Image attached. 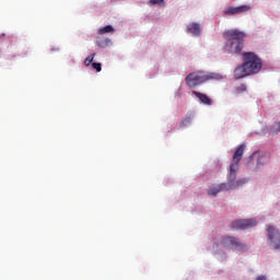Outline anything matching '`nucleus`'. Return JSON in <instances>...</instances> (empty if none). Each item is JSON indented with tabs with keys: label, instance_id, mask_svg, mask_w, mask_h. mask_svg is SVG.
<instances>
[{
	"label": "nucleus",
	"instance_id": "16",
	"mask_svg": "<svg viewBox=\"0 0 280 280\" xmlns=\"http://www.w3.org/2000/svg\"><path fill=\"white\" fill-rule=\"evenodd\" d=\"M218 187H219L220 191H229L230 189H233V187L231 186V184L229 182H228V184L221 183L218 185Z\"/></svg>",
	"mask_w": 280,
	"mask_h": 280
},
{
	"label": "nucleus",
	"instance_id": "20",
	"mask_svg": "<svg viewBox=\"0 0 280 280\" xmlns=\"http://www.w3.org/2000/svg\"><path fill=\"white\" fill-rule=\"evenodd\" d=\"M92 67H93V69H95V71H97V73H100V71H102V63H100V62H93Z\"/></svg>",
	"mask_w": 280,
	"mask_h": 280
},
{
	"label": "nucleus",
	"instance_id": "3",
	"mask_svg": "<svg viewBox=\"0 0 280 280\" xmlns=\"http://www.w3.org/2000/svg\"><path fill=\"white\" fill-rule=\"evenodd\" d=\"M209 80H222V74L215 72H191L189 73L185 82L189 89H196V86L200 84H205V82H209Z\"/></svg>",
	"mask_w": 280,
	"mask_h": 280
},
{
	"label": "nucleus",
	"instance_id": "14",
	"mask_svg": "<svg viewBox=\"0 0 280 280\" xmlns=\"http://www.w3.org/2000/svg\"><path fill=\"white\" fill-rule=\"evenodd\" d=\"M248 180L246 178H241L235 180L233 184H231L232 189H238V187H242L243 185H246Z\"/></svg>",
	"mask_w": 280,
	"mask_h": 280
},
{
	"label": "nucleus",
	"instance_id": "4",
	"mask_svg": "<svg viewBox=\"0 0 280 280\" xmlns=\"http://www.w3.org/2000/svg\"><path fill=\"white\" fill-rule=\"evenodd\" d=\"M219 244L223 246V248H235L236 250H248V245L242 243L240 238L235 236L224 235L221 237Z\"/></svg>",
	"mask_w": 280,
	"mask_h": 280
},
{
	"label": "nucleus",
	"instance_id": "9",
	"mask_svg": "<svg viewBox=\"0 0 280 280\" xmlns=\"http://www.w3.org/2000/svg\"><path fill=\"white\" fill-rule=\"evenodd\" d=\"M237 170H240V165L237 164H231L230 165V170H229V173H228V183L230 185H233L235 179L237 178Z\"/></svg>",
	"mask_w": 280,
	"mask_h": 280
},
{
	"label": "nucleus",
	"instance_id": "10",
	"mask_svg": "<svg viewBox=\"0 0 280 280\" xmlns=\"http://www.w3.org/2000/svg\"><path fill=\"white\" fill-rule=\"evenodd\" d=\"M192 95H195V97H198L200 104H203L205 106H211V104H213V101L211 100V97H209L205 93L192 91Z\"/></svg>",
	"mask_w": 280,
	"mask_h": 280
},
{
	"label": "nucleus",
	"instance_id": "8",
	"mask_svg": "<svg viewBox=\"0 0 280 280\" xmlns=\"http://www.w3.org/2000/svg\"><path fill=\"white\" fill-rule=\"evenodd\" d=\"M250 159L252 161H255L256 159L257 167H261V165H266V163L270 161V154L254 152Z\"/></svg>",
	"mask_w": 280,
	"mask_h": 280
},
{
	"label": "nucleus",
	"instance_id": "7",
	"mask_svg": "<svg viewBox=\"0 0 280 280\" xmlns=\"http://www.w3.org/2000/svg\"><path fill=\"white\" fill-rule=\"evenodd\" d=\"M250 10V5L242 4L238 7H228L223 11V16H237V14H244V12H248Z\"/></svg>",
	"mask_w": 280,
	"mask_h": 280
},
{
	"label": "nucleus",
	"instance_id": "21",
	"mask_svg": "<svg viewBox=\"0 0 280 280\" xmlns=\"http://www.w3.org/2000/svg\"><path fill=\"white\" fill-rule=\"evenodd\" d=\"M96 45L98 47H106V40L102 39V38H98V39H96Z\"/></svg>",
	"mask_w": 280,
	"mask_h": 280
},
{
	"label": "nucleus",
	"instance_id": "23",
	"mask_svg": "<svg viewBox=\"0 0 280 280\" xmlns=\"http://www.w3.org/2000/svg\"><path fill=\"white\" fill-rule=\"evenodd\" d=\"M280 132V121L277 122V129L276 130H271V135H279Z\"/></svg>",
	"mask_w": 280,
	"mask_h": 280
},
{
	"label": "nucleus",
	"instance_id": "13",
	"mask_svg": "<svg viewBox=\"0 0 280 280\" xmlns=\"http://www.w3.org/2000/svg\"><path fill=\"white\" fill-rule=\"evenodd\" d=\"M196 117V113L194 110H188L185 118L179 122L180 128H187V126H191V121Z\"/></svg>",
	"mask_w": 280,
	"mask_h": 280
},
{
	"label": "nucleus",
	"instance_id": "15",
	"mask_svg": "<svg viewBox=\"0 0 280 280\" xmlns=\"http://www.w3.org/2000/svg\"><path fill=\"white\" fill-rule=\"evenodd\" d=\"M110 32H115V28L110 25L104 26L103 28L98 30V34H110Z\"/></svg>",
	"mask_w": 280,
	"mask_h": 280
},
{
	"label": "nucleus",
	"instance_id": "1",
	"mask_svg": "<svg viewBox=\"0 0 280 280\" xmlns=\"http://www.w3.org/2000/svg\"><path fill=\"white\" fill-rule=\"evenodd\" d=\"M243 65L238 66L234 70V78L236 80H242V78H246V75H255L261 71V67H264V62L259 55L247 51L243 54Z\"/></svg>",
	"mask_w": 280,
	"mask_h": 280
},
{
	"label": "nucleus",
	"instance_id": "22",
	"mask_svg": "<svg viewBox=\"0 0 280 280\" xmlns=\"http://www.w3.org/2000/svg\"><path fill=\"white\" fill-rule=\"evenodd\" d=\"M237 93H244L246 91V85L241 84L240 86L236 88Z\"/></svg>",
	"mask_w": 280,
	"mask_h": 280
},
{
	"label": "nucleus",
	"instance_id": "17",
	"mask_svg": "<svg viewBox=\"0 0 280 280\" xmlns=\"http://www.w3.org/2000/svg\"><path fill=\"white\" fill-rule=\"evenodd\" d=\"M220 192H221V190H220V187H219V186H214L213 188H211V189L208 191L209 196H217V195H219Z\"/></svg>",
	"mask_w": 280,
	"mask_h": 280
},
{
	"label": "nucleus",
	"instance_id": "5",
	"mask_svg": "<svg viewBox=\"0 0 280 280\" xmlns=\"http://www.w3.org/2000/svg\"><path fill=\"white\" fill-rule=\"evenodd\" d=\"M267 237L270 242V246L275 248V250H280V232L273 225L267 226Z\"/></svg>",
	"mask_w": 280,
	"mask_h": 280
},
{
	"label": "nucleus",
	"instance_id": "2",
	"mask_svg": "<svg viewBox=\"0 0 280 280\" xmlns=\"http://www.w3.org/2000/svg\"><path fill=\"white\" fill-rule=\"evenodd\" d=\"M223 38L226 40L223 46V51H225V54H242L246 33L237 30H230L223 33Z\"/></svg>",
	"mask_w": 280,
	"mask_h": 280
},
{
	"label": "nucleus",
	"instance_id": "11",
	"mask_svg": "<svg viewBox=\"0 0 280 280\" xmlns=\"http://www.w3.org/2000/svg\"><path fill=\"white\" fill-rule=\"evenodd\" d=\"M187 34H191L192 36H200L202 28L199 23L192 22L186 27Z\"/></svg>",
	"mask_w": 280,
	"mask_h": 280
},
{
	"label": "nucleus",
	"instance_id": "18",
	"mask_svg": "<svg viewBox=\"0 0 280 280\" xmlns=\"http://www.w3.org/2000/svg\"><path fill=\"white\" fill-rule=\"evenodd\" d=\"M94 58H95V54L88 56L86 59L84 60L85 67H90V65H91V62H93Z\"/></svg>",
	"mask_w": 280,
	"mask_h": 280
},
{
	"label": "nucleus",
	"instance_id": "25",
	"mask_svg": "<svg viewBox=\"0 0 280 280\" xmlns=\"http://www.w3.org/2000/svg\"><path fill=\"white\" fill-rule=\"evenodd\" d=\"M214 246H219V243H214Z\"/></svg>",
	"mask_w": 280,
	"mask_h": 280
},
{
	"label": "nucleus",
	"instance_id": "19",
	"mask_svg": "<svg viewBox=\"0 0 280 280\" xmlns=\"http://www.w3.org/2000/svg\"><path fill=\"white\" fill-rule=\"evenodd\" d=\"M150 5H165V0H150Z\"/></svg>",
	"mask_w": 280,
	"mask_h": 280
},
{
	"label": "nucleus",
	"instance_id": "12",
	"mask_svg": "<svg viewBox=\"0 0 280 280\" xmlns=\"http://www.w3.org/2000/svg\"><path fill=\"white\" fill-rule=\"evenodd\" d=\"M244 150H246V144H241L234 152L232 165H240L242 156H244Z\"/></svg>",
	"mask_w": 280,
	"mask_h": 280
},
{
	"label": "nucleus",
	"instance_id": "24",
	"mask_svg": "<svg viewBox=\"0 0 280 280\" xmlns=\"http://www.w3.org/2000/svg\"><path fill=\"white\" fill-rule=\"evenodd\" d=\"M256 280H268V278L266 276H258Z\"/></svg>",
	"mask_w": 280,
	"mask_h": 280
},
{
	"label": "nucleus",
	"instance_id": "6",
	"mask_svg": "<svg viewBox=\"0 0 280 280\" xmlns=\"http://www.w3.org/2000/svg\"><path fill=\"white\" fill-rule=\"evenodd\" d=\"M253 226H257V220L255 219H238L231 223V229H236L237 231L253 229Z\"/></svg>",
	"mask_w": 280,
	"mask_h": 280
}]
</instances>
